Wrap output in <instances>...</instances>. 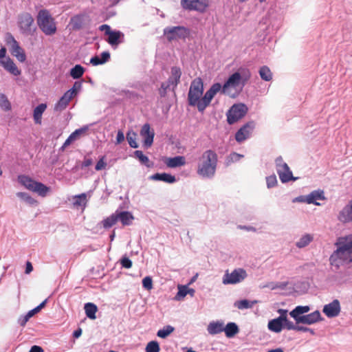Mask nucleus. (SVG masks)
<instances>
[{"mask_svg":"<svg viewBox=\"0 0 352 352\" xmlns=\"http://www.w3.org/2000/svg\"><path fill=\"white\" fill-rule=\"evenodd\" d=\"M335 245L337 249L330 256L329 262L339 269L344 263L352 262V236L339 238Z\"/></svg>","mask_w":352,"mask_h":352,"instance_id":"2","label":"nucleus"},{"mask_svg":"<svg viewBox=\"0 0 352 352\" xmlns=\"http://www.w3.org/2000/svg\"><path fill=\"white\" fill-rule=\"evenodd\" d=\"M18 182L26 189L37 193L41 197H45L50 191V188L41 182H36L25 175L18 176Z\"/></svg>","mask_w":352,"mask_h":352,"instance_id":"5","label":"nucleus"},{"mask_svg":"<svg viewBox=\"0 0 352 352\" xmlns=\"http://www.w3.org/2000/svg\"><path fill=\"white\" fill-rule=\"evenodd\" d=\"M0 107L4 111H10L11 109V104L6 96L3 94H0Z\"/></svg>","mask_w":352,"mask_h":352,"instance_id":"47","label":"nucleus"},{"mask_svg":"<svg viewBox=\"0 0 352 352\" xmlns=\"http://www.w3.org/2000/svg\"><path fill=\"white\" fill-rule=\"evenodd\" d=\"M110 58V53L109 52H103L101 54V58L97 56L92 57L90 60V63L93 65H102L107 63Z\"/></svg>","mask_w":352,"mask_h":352,"instance_id":"31","label":"nucleus"},{"mask_svg":"<svg viewBox=\"0 0 352 352\" xmlns=\"http://www.w3.org/2000/svg\"><path fill=\"white\" fill-rule=\"evenodd\" d=\"M74 98L67 91L63 94V96L59 99V100L54 105V110L56 112H60L65 109L68 106L69 102L72 99Z\"/></svg>","mask_w":352,"mask_h":352,"instance_id":"21","label":"nucleus"},{"mask_svg":"<svg viewBox=\"0 0 352 352\" xmlns=\"http://www.w3.org/2000/svg\"><path fill=\"white\" fill-rule=\"evenodd\" d=\"M181 6L184 10L204 13L208 7L209 2L208 0H181Z\"/></svg>","mask_w":352,"mask_h":352,"instance_id":"12","label":"nucleus"},{"mask_svg":"<svg viewBox=\"0 0 352 352\" xmlns=\"http://www.w3.org/2000/svg\"><path fill=\"white\" fill-rule=\"evenodd\" d=\"M140 136L143 139V145L146 148H149L153 143V139L155 136V131L151 128L149 124H144L140 132Z\"/></svg>","mask_w":352,"mask_h":352,"instance_id":"14","label":"nucleus"},{"mask_svg":"<svg viewBox=\"0 0 352 352\" xmlns=\"http://www.w3.org/2000/svg\"><path fill=\"white\" fill-rule=\"evenodd\" d=\"M124 140V133L122 131H118L116 137V144H120Z\"/></svg>","mask_w":352,"mask_h":352,"instance_id":"60","label":"nucleus"},{"mask_svg":"<svg viewBox=\"0 0 352 352\" xmlns=\"http://www.w3.org/2000/svg\"><path fill=\"white\" fill-rule=\"evenodd\" d=\"M84 72V68L80 65H76L70 70V75L74 79H78L83 75Z\"/></svg>","mask_w":352,"mask_h":352,"instance_id":"42","label":"nucleus"},{"mask_svg":"<svg viewBox=\"0 0 352 352\" xmlns=\"http://www.w3.org/2000/svg\"><path fill=\"white\" fill-rule=\"evenodd\" d=\"M84 14H78L71 19V25L74 30H80L84 25Z\"/></svg>","mask_w":352,"mask_h":352,"instance_id":"34","label":"nucleus"},{"mask_svg":"<svg viewBox=\"0 0 352 352\" xmlns=\"http://www.w3.org/2000/svg\"><path fill=\"white\" fill-rule=\"evenodd\" d=\"M190 291H192V294L195 293V290L193 289H188L187 286H179L178 292L175 296V299L177 300H180L182 298H184Z\"/></svg>","mask_w":352,"mask_h":352,"instance_id":"41","label":"nucleus"},{"mask_svg":"<svg viewBox=\"0 0 352 352\" xmlns=\"http://www.w3.org/2000/svg\"><path fill=\"white\" fill-rule=\"evenodd\" d=\"M295 330L298 331L307 332L308 330H309V328L303 326L296 325Z\"/></svg>","mask_w":352,"mask_h":352,"instance_id":"63","label":"nucleus"},{"mask_svg":"<svg viewBox=\"0 0 352 352\" xmlns=\"http://www.w3.org/2000/svg\"><path fill=\"white\" fill-rule=\"evenodd\" d=\"M142 286L147 290H151L153 288V280L151 277L146 276L142 280Z\"/></svg>","mask_w":352,"mask_h":352,"instance_id":"52","label":"nucleus"},{"mask_svg":"<svg viewBox=\"0 0 352 352\" xmlns=\"http://www.w3.org/2000/svg\"><path fill=\"white\" fill-rule=\"evenodd\" d=\"M84 309L87 318L91 320L96 318V313L98 311V307L95 304L87 302L85 305Z\"/></svg>","mask_w":352,"mask_h":352,"instance_id":"32","label":"nucleus"},{"mask_svg":"<svg viewBox=\"0 0 352 352\" xmlns=\"http://www.w3.org/2000/svg\"><path fill=\"white\" fill-rule=\"evenodd\" d=\"M122 267L129 269L132 267V261L126 256H123L120 260Z\"/></svg>","mask_w":352,"mask_h":352,"instance_id":"55","label":"nucleus"},{"mask_svg":"<svg viewBox=\"0 0 352 352\" xmlns=\"http://www.w3.org/2000/svg\"><path fill=\"white\" fill-rule=\"evenodd\" d=\"M175 330V328L171 325L164 326L162 329L158 330L157 336L161 338H166Z\"/></svg>","mask_w":352,"mask_h":352,"instance_id":"44","label":"nucleus"},{"mask_svg":"<svg viewBox=\"0 0 352 352\" xmlns=\"http://www.w3.org/2000/svg\"><path fill=\"white\" fill-rule=\"evenodd\" d=\"M250 76L249 70L240 69L228 78L224 85L221 86L220 91L223 94L234 97L236 94H239L243 89Z\"/></svg>","mask_w":352,"mask_h":352,"instance_id":"3","label":"nucleus"},{"mask_svg":"<svg viewBox=\"0 0 352 352\" xmlns=\"http://www.w3.org/2000/svg\"><path fill=\"white\" fill-rule=\"evenodd\" d=\"M82 87V83L80 82L76 81L74 83L73 87L67 91V93L70 94L73 98H74L78 92L80 90Z\"/></svg>","mask_w":352,"mask_h":352,"instance_id":"51","label":"nucleus"},{"mask_svg":"<svg viewBox=\"0 0 352 352\" xmlns=\"http://www.w3.org/2000/svg\"><path fill=\"white\" fill-rule=\"evenodd\" d=\"M33 270V267L30 262L28 261L26 263L25 273L30 274Z\"/></svg>","mask_w":352,"mask_h":352,"instance_id":"64","label":"nucleus"},{"mask_svg":"<svg viewBox=\"0 0 352 352\" xmlns=\"http://www.w3.org/2000/svg\"><path fill=\"white\" fill-rule=\"evenodd\" d=\"M133 218V217L130 212L124 211L116 214V216H112L111 220H131Z\"/></svg>","mask_w":352,"mask_h":352,"instance_id":"48","label":"nucleus"},{"mask_svg":"<svg viewBox=\"0 0 352 352\" xmlns=\"http://www.w3.org/2000/svg\"><path fill=\"white\" fill-rule=\"evenodd\" d=\"M254 124L253 122H249L241 127L235 134V139L238 142H242L250 137Z\"/></svg>","mask_w":352,"mask_h":352,"instance_id":"16","label":"nucleus"},{"mask_svg":"<svg viewBox=\"0 0 352 352\" xmlns=\"http://www.w3.org/2000/svg\"><path fill=\"white\" fill-rule=\"evenodd\" d=\"M168 41L185 39L188 36L190 30L184 26L168 27L164 30Z\"/></svg>","mask_w":352,"mask_h":352,"instance_id":"11","label":"nucleus"},{"mask_svg":"<svg viewBox=\"0 0 352 352\" xmlns=\"http://www.w3.org/2000/svg\"><path fill=\"white\" fill-rule=\"evenodd\" d=\"M243 157V155H240L236 153H232L227 157L226 165L230 166L231 164L239 161Z\"/></svg>","mask_w":352,"mask_h":352,"instance_id":"50","label":"nucleus"},{"mask_svg":"<svg viewBox=\"0 0 352 352\" xmlns=\"http://www.w3.org/2000/svg\"><path fill=\"white\" fill-rule=\"evenodd\" d=\"M301 201L306 202L307 204H313L316 206H319V201H324L326 199L324 197V191L322 190H317L312 191L310 194L306 196H302L299 197Z\"/></svg>","mask_w":352,"mask_h":352,"instance_id":"15","label":"nucleus"},{"mask_svg":"<svg viewBox=\"0 0 352 352\" xmlns=\"http://www.w3.org/2000/svg\"><path fill=\"white\" fill-rule=\"evenodd\" d=\"M239 329L238 326L234 322H229L226 324V327H224L223 331L226 333V336L228 338H232L234 336H235L238 332Z\"/></svg>","mask_w":352,"mask_h":352,"instance_id":"33","label":"nucleus"},{"mask_svg":"<svg viewBox=\"0 0 352 352\" xmlns=\"http://www.w3.org/2000/svg\"><path fill=\"white\" fill-rule=\"evenodd\" d=\"M47 109V104L42 103L38 104L34 109L33 113L34 120L36 124H41L42 115Z\"/></svg>","mask_w":352,"mask_h":352,"instance_id":"30","label":"nucleus"},{"mask_svg":"<svg viewBox=\"0 0 352 352\" xmlns=\"http://www.w3.org/2000/svg\"><path fill=\"white\" fill-rule=\"evenodd\" d=\"M37 23L39 28L46 35H53L56 32L54 20L46 10H41L38 12Z\"/></svg>","mask_w":352,"mask_h":352,"instance_id":"6","label":"nucleus"},{"mask_svg":"<svg viewBox=\"0 0 352 352\" xmlns=\"http://www.w3.org/2000/svg\"><path fill=\"white\" fill-rule=\"evenodd\" d=\"M181 76L182 72L180 68L177 67H173L171 68V75L167 82L172 85L173 89L179 83Z\"/></svg>","mask_w":352,"mask_h":352,"instance_id":"26","label":"nucleus"},{"mask_svg":"<svg viewBox=\"0 0 352 352\" xmlns=\"http://www.w3.org/2000/svg\"><path fill=\"white\" fill-rule=\"evenodd\" d=\"M259 75L262 80L270 81L272 79V73L267 66H263L259 69Z\"/></svg>","mask_w":352,"mask_h":352,"instance_id":"39","label":"nucleus"},{"mask_svg":"<svg viewBox=\"0 0 352 352\" xmlns=\"http://www.w3.org/2000/svg\"><path fill=\"white\" fill-rule=\"evenodd\" d=\"M29 352H43V349L39 346H32Z\"/></svg>","mask_w":352,"mask_h":352,"instance_id":"62","label":"nucleus"},{"mask_svg":"<svg viewBox=\"0 0 352 352\" xmlns=\"http://www.w3.org/2000/svg\"><path fill=\"white\" fill-rule=\"evenodd\" d=\"M247 276V272L243 268H236L230 273L226 270L222 278V283L225 285H235L242 282Z\"/></svg>","mask_w":352,"mask_h":352,"instance_id":"7","label":"nucleus"},{"mask_svg":"<svg viewBox=\"0 0 352 352\" xmlns=\"http://www.w3.org/2000/svg\"><path fill=\"white\" fill-rule=\"evenodd\" d=\"M99 30L100 31H104V34L107 35L109 32H111L112 30H111V28L109 25L104 24L99 27Z\"/></svg>","mask_w":352,"mask_h":352,"instance_id":"61","label":"nucleus"},{"mask_svg":"<svg viewBox=\"0 0 352 352\" xmlns=\"http://www.w3.org/2000/svg\"><path fill=\"white\" fill-rule=\"evenodd\" d=\"M320 320H322L321 314L318 310L298 318L299 324L302 323L309 325Z\"/></svg>","mask_w":352,"mask_h":352,"instance_id":"19","label":"nucleus"},{"mask_svg":"<svg viewBox=\"0 0 352 352\" xmlns=\"http://www.w3.org/2000/svg\"><path fill=\"white\" fill-rule=\"evenodd\" d=\"M312 239L313 237L310 234H305L296 243V245L298 248H303L307 246Z\"/></svg>","mask_w":352,"mask_h":352,"instance_id":"43","label":"nucleus"},{"mask_svg":"<svg viewBox=\"0 0 352 352\" xmlns=\"http://www.w3.org/2000/svg\"><path fill=\"white\" fill-rule=\"evenodd\" d=\"M323 313L328 318H334L340 312V304L338 300H333L331 302L325 305L322 309Z\"/></svg>","mask_w":352,"mask_h":352,"instance_id":"17","label":"nucleus"},{"mask_svg":"<svg viewBox=\"0 0 352 352\" xmlns=\"http://www.w3.org/2000/svg\"><path fill=\"white\" fill-rule=\"evenodd\" d=\"M256 303H257L256 300L250 301L248 300L244 299L236 301L234 305L239 309H245L252 308Z\"/></svg>","mask_w":352,"mask_h":352,"instance_id":"36","label":"nucleus"},{"mask_svg":"<svg viewBox=\"0 0 352 352\" xmlns=\"http://www.w3.org/2000/svg\"><path fill=\"white\" fill-rule=\"evenodd\" d=\"M276 166L277 173L283 183H286L289 181H294L296 179V177H293L292 172L291 171L288 165L283 161L282 157H278L276 158Z\"/></svg>","mask_w":352,"mask_h":352,"instance_id":"10","label":"nucleus"},{"mask_svg":"<svg viewBox=\"0 0 352 352\" xmlns=\"http://www.w3.org/2000/svg\"><path fill=\"white\" fill-rule=\"evenodd\" d=\"M107 35L106 41L112 47L118 46L122 43L121 38H124V34L120 31H111Z\"/></svg>","mask_w":352,"mask_h":352,"instance_id":"23","label":"nucleus"},{"mask_svg":"<svg viewBox=\"0 0 352 352\" xmlns=\"http://www.w3.org/2000/svg\"><path fill=\"white\" fill-rule=\"evenodd\" d=\"M16 196L23 200L26 204L34 206L38 204V201L26 192H19L16 193Z\"/></svg>","mask_w":352,"mask_h":352,"instance_id":"40","label":"nucleus"},{"mask_svg":"<svg viewBox=\"0 0 352 352\" xmlns=\"http://www.w3.org/2000/svg\"><path fill=\"white\" fill-rule=\"evenodd\" d=\"M280 311L283 312V318H285V320H283V328L287 330H295L296 324L287 318V310L280 309Z\"/></svg>","mask_w":352,"mask_h":352,"instance_id":"38","label":"nucleus"},{"mask_svg":"<svg viewBox=\"0 0 352 352\" xmlns=\"http://www.w3.org/2000/svg\"><path fill=\"white\" fill-rule=\"evenodd\" d=\"M6 41L12 55L15 56L19 61L24 62L26 59L25 52L15 38L10 34L8 36Z\"/></svg>","mask_w":352,"mask_h":352,"instance_id":"13","label":"nucleus"},{"mask_svg":"<svg viewBox=\"0 0 352 352\" xmlns=\"http://www.w3.org/2000/svg\"><path fill=\"white\" fill-rule=\"evenodd\" d=\"M160 350V345L157 341L149 342L145 349L146 352H159Z\"/></svg>","mask_w":352,"mask_h":352,"instance_id":"49","label":"nucleus"},{"mask_svg":"<svg viewBox=\"0 0 352 352\" xmlns=\"http://www.w3.org/2000/svg\"><path fill=\"white\" fill-rule=\"evenodd\" d=\"M137 133L133 131H129L126 133V140L131 147L136 148L138 147V144L136 142Z\"/></svg>","mask_w":352,"mask_h":352,"instance_id":"45","label":"nucleus"},{"mask_svg":"<svg viewBox=\"0 0 352 352\" xmlns=\"http://www.w3.org/2000/svg\"><path fill=\"white\" fill-rule=\"evenodd\" d=\"M266 183L267 188H273L277 184V179L275 175H272L266 177Z\"/></svg>","mask_w":352,"mask_h":352,"instance_id":"53","label":"nucleus"},{"mask_svg":"<svg viewBox=\"0 0 352 352\" xmlns=\"http://www.w3.org/2000/svg\"><path fill=\"white\" fill-rule=\"evenodd\" d=\"M92 164H93V160L90 157L86 155V156H85L84 160L82 162L81 168L88 167V166L92 165Z\"/></svg>","mask_w":352,"mask_h":352,"instance_id":"58","label":"nucleus"},{"mask_svg":"<svg viewBox=\"0 0 352 352\" xmlns=\"http://www.w3.org/2000/svg\"><path fill=\"white\" fill-rule=\"evenodd\" d=\"M248 110L246 105L243 103L232 105L226 114L228 124H233L238 122L246 115Z\"/></svg>","mask_w":352,"mask_h":352,"instance_id":"8","label":"nucleus"},{"mask_svg":"<svg viewBox=\"0 0 352 352\" xmlns=\"http://www.w3.org/2000/svg\"><path fill=\"white\" fill-rule=\"evenodd\" d=\"M223 329L224 322L221 320L212 321L208 324L207 327V331L210 335H216L220 333L223 331Z\"/></svg>","mask_w":352,"mask_h":352,"instance_id":"24","label":"nucleus"},{"mask_svg":"<svg viewBox=\"0 0 352 352\" xmlns=\"http://www.w3.org/2000/svg\"><path fill=\"white\" fill-rule=\"evenodd\" d=\"M172 86L168 82H162L160 88L159 89V94L161 97H164L166 94L167 90Z\"/></svg>","mask_w":352,"mask_h":352,"instance_id":"54","label":"nucleus"},{"mask_svg":"<svg viewBox=\"0 0 352 352\" xmlns=\"http://www.w3.org/2000/svg\"><path fill=\"white\" fill-rule=\"evenodd\" d=\"M238 228L241 229V230H244L247 232H256V229L253 227V226H237Z\"/></svg>","mask_w":352,"mask_h":352,"instance_id":"59","label":"nucleus"},{"mask_svg":"<svg viewBox=\"0 0 352 352\" xmlns=\"http://www.w3.org/2000/svg\"><path fill=\"white\" fill-rule=\"evenodd\" d=\"M73 200L74 207L83 210L87 206L88 202L87 195L84 192L75 195L73 197Z\"/></svg>","mask_w":352,"mask_h":352,"instance_id":"25","label":"nucleus"},{"mask_svg":"<svg viewBox=\"0 0 352 352\" xmlns=\"http://www.w3.org/2000/svg\"><path fill=\"white\" fill-rule=\"evenodd\" d=\"M151 179L153 180L163 181L169 184L174 183L176 181L175 176L166 173H155L151 176Z\"/></svg>","mask_w":352,"mask_h":352,"instance_id":"29","label":"nucleus"},{"mask_svg":"<svg viewBox=\"0 0 352 352\" xmlns=\"http://www.w3.org/2000/svg\"><path fill=\"white\" fill-rule=\"evenodd\" d=\"M310 311V307L308 305L305 306H297L292 311H290L289 315L292 317L296 321V324H299L298 318H302V316H305L304 314H306Z\"/></svg>","mask_w":352,"mask_h":352,"instance_id":"22","label":"nucleus"},{"mask_svg":"<svg viewBox=\"0 0 352 352\" xmlns=\"http://www.w3.org/2000/svg\"><path fill=\"white\" fill-rule=\"evenodd\" d=\"M287 285V282H269L265 285H260V288H269L271 290L277 289H284Z\"/></svg>","mask_w":352,"mask_h":352,"instance_id":"35","label":"nucleus"},{"mask_svg":"<svg viewBox=\"0 0 352 352\" xmlns=\"http://www.w3.org/2000/svg\"><path fill=\"white\" fill-rule=\"evenodd\" d=\"M30 316L28 315V314L27 313L24 316H21L19 319H18V323L22 326V327H24L27 322L30 320Z\"/></svg>","mask_w":352,"mask_h":352,"instance_id":"57","label":"nucleus"},{"mask_svg":"<svg viewBox=\"0 0 352 352\" xmlns=\"http://www.w3.org/2000/svg\"><path fill=\"white\" fill-rule=\"evenodd\" d=\"M217 155L212 150H207L199 158L197 173L203 177L214 175L217 166Z\"/></svg>","mask_w":352,"mask_h":352,"instance_id":"4","label":"nucleus"},{"mask_svg":"<svg viewBox=\"0 0 352 352\" xmlns=\"http://www.w3.org/2000/svg\"><path fill=\"white\" fill-rule=\"evenodd\" d=\"M86 130L87 128H81L74 131L65 141L62 146V149H64L65 148L68 146L71 143L78 139L82 134L85 133Z\"/></svg>","mask_w":352,"mask_h":352,"instance_id":"27","label":"nucleus"},{"mask_svg":"<svg viewBox=\"0 0 352 352\" xmlns=\"http://www.w3.org/2000/svg\"><path fill=\"white\" fill-rule=\"evenodd\" d=\"M134 155L142 164L146 165L147 167H151L153 165L152 164H150L148 157L144 155L142 151H135L134 152Z\"/></svg>","mask_w":352,"mask_h":352,"instance_id":"46","label":"nucleus"},{"mask_svg":"<svg viewBox=\"0 0 352 352\" xmlns=\"http://www.w3.org/2000/svg\"><path fill=\"white\" fill-rule=\"evenodd\" d=\"M221 85L219 82L213 84L211 87L206 92L203 98L201 96L204 91V84L201 78H196L190 85L188 100L190 106H196L199 111L203 112L210 104L214 96L220 91Z\"/></svg>","mask_w":352,"mask_h":352,"instance_id":"1","label":"nucleus"},{"mask_svg":"<svg viewBox=\"0 0 352 352\" xmlns=\"http://www.w3.org/2000/svg\"><path fill=\"white\" fill-rule=\"evenodd\" d=\"M278 312L280 314V316L276 318L270 320L267 324L268 329L274 333H280L283 329V320H285V318H283V312H281L280 309L278 310Z\"/></svg>","mask_w":352,"mask_h":352,"instance_id":"18","label":"nucleus"},{"mask_svg":"<svg viewBox=\"0 0 352 352\" xmlns=\"http://www.w3.org/2000/svg\"><path fill=\"white\" fill-rule=\"evenodd\" d=\"M186 164L185 157L184 156H176L168 158L166 164L168 167L175 168L184 166Z\"/></svg>","mask_w":352,"mask_h":352,"instance_id":"28","label":"nucleus"},{"mask_svg":"<svg viewBox=\"0 0 352 352\" xmlns=\"http://www.w3.org/2000/svg\"><path fill=\"white\" fill-rule=\"evenodd\" d=\"M34 20L30 13L24 12L19 16L18 24L23 34L32 35L36 30Z\"/></svg>","mask_w":352,"mask_h":352,"instance_id":"9","label":"nucleus"},{"mask_svg":"<svg viewBox=\"0 0 352 352\" xmlns=\"http://www.w3.org/2000/svg\"><path fill=\"white\" fill-rule=\"evenodd\" d=\"M340 216L345 220H352V199L343 208Z\"/></svg>","mask_w":352,"mask_h":352,"instance_id":"37","label":"nucleus"},{"mask_svg":"<svg viewBox=\"0 0 352 352\" xmlns=\"http://www.w3.org/2000/svg\"><path fill=\"white\" fill-rule=\"evenodd\" d=\"M107 166V163L104 160V157H102L99 161L97 162L96 166H95V169L96 170H103L106 168Z\"/></svg>","mask_w":352,"mask_h":352,"instance_id":"56","label":"nucleus"},{"mask_svg":"<svg viewBox=\"0 0 352 352\" xmlns=\"http://www.w3.org/2000/svg\"><path fill=\"white\" fill-rule=\"evenodd\" d=\"M0 64L6 71L14 76H19L21 73V70L18 69L14 61L10 58L0 60Z\"/></svg>","mask_w":352,"mask_h":352,"instance_id":"20","label":"nucleus"}]
</instances>
